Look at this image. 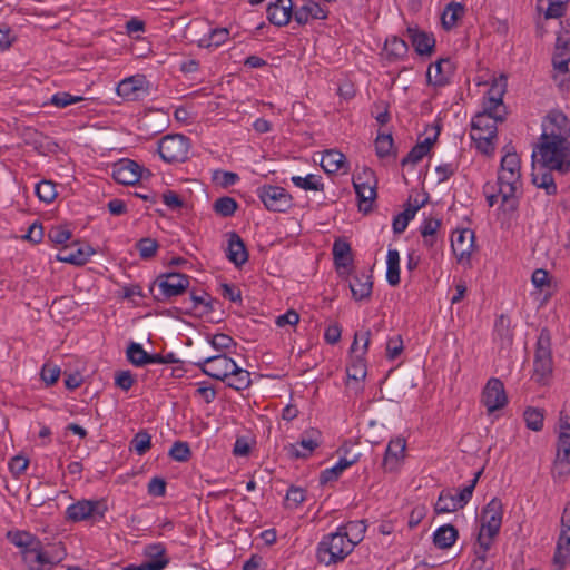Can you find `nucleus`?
<instances>
[{
    "label": "nucleus",
    "instance_id": "aec40b11",
    "mask_svg": "<svg viewBox=\"0 0 570 570\" xmlns=\"http://www.w3.org/2000/svg\"><path fill=\"white\" fill-rule=\"evenodd\" d=\"M294 17L292 0H276L267 7V19L271 23L283 27Z\"/></svg>",
    "mask_w": 570,
    "mask_h": 570
},
{
    "label": "nucleus",
    "instance_id": "72a5a7b5",
    "mask_svg": "<svg viewBox=\"0 0 570 570\" xmlns=\"http://www.w3.org/2000/svg\"><path fill=\"white\" fill-rule=\"evenodd\" d=\"M570 474V449L557 448L553 461L552 475L554 479H564Z\"/></svg>",
    "mask_w": 570,
    "mask_h": 570
},
{
    "label": "nucleus",
    "instance_id": "09e8293b",
    "mask_svg": "<svg viewBox=\"0 0 570 570\" xmlns=\"http://www.w3.org/2000/svg\"><path fill=\"white\" fill-rule=\"evenodd\" d=\"M523 417L528 429L534 432L542 430L544 419L543 410L537 407H528L523 413Z\"/></svg>",
    "mask_w": 570,
    "mask_h": 570
},
{
    "label": "nucleus",
    "instance_id": "0eeeda50",
    "mask_svg": "<svg viewBox=\"0 0 570 570\" xmlns=\"http://www.w3.org/2000/svg\"><path fill=\"white\" fill-rule=\"evenodd\" d=\"M552 373L551 334L548 328H542L538 336L534 360L533 375L538 382H542Z\"/></svg>",
    "mask_w": 570,
    "mask_h": 570
},
{
    "label": "nucleus",
    "instance_id": "20e7f679",
    "mask_svg": "<svg viewBox=\"0 0 570 570\" xmlns=\"http://www.w3.org/2000/svg\"><path fill=\"white\" fill-rule=\"evenodd\" d=\"M497 185L499 187V195L501 196L499 209L504 216L511 218L519 207V198L515 194L521 186V173H504L499 170Z\"/></svg>",
    "mask_w": 570,
    "mask_h": 570
},
{
    "label": "nucleus",
    "instance_id": "a878e982",
    "mask_svg": "<svg viewBox=\"0 0 570 570\" xmlns=\"http://www.w3.org/2000/svg\"><path fill=\"white\" fill-rule=\"evenodd\" d=\"M494 341L500 344L501 348H508L513 343V332L511 330V321L508 315L501 314L494 323Z\"/></svg>",
    "mask_w": 570,
    "mask_h": 570
},
{
    "label": "nucleus",
    "instance_id": "ddd939ff",
    "mask_svg": "<svg viewBox=\"0 0 570 570\" xmlns=\"http://www.w3.org/2000/svg\"><path fill=\"white\" fill-rule=\"evenodd\" d=\"M481 402L487 407L488 413H493L507 405L508 396L501 380L492 377L487 382L482 391Z\"/></svg>",
    "mask_w": 570,
    "mask_h": 570
},
{
    "label": "nucleus",
    "instance_id": "c756f323",
    "mask_svg": "<svg viewBox=\"0 0 570 570\" xmlns=\"http://www.w3.org/2000/svg\"><path fill=\"white\" fill-rule=\"evenodd\" d=\"M459 538V532L452 524H444L433 533V543L436 548L445 550L451 548Z\"/></svg>",
    "mask_w": 570,
    "mask_h": 570
},
{
    "label": "nucleus",
    "instance_id": "f3484780",
    "mask_svg": "<svg viewBox=\"0 0 570 570\" xmlns=\"http://www.w3.org/2000/svg\"><path fill=\"white\" fill-rule=\"evenodd\" d=\"M321 432L316 429L305 431L296 444L289 448V455L293 458H308L321 444Z\"/></svg>",
    "mask_w": 570,
    "mask_h": 570
},
{
    "label": "nucleus",
    "instance_id": "f704fd0d",
    "mask_svg": "<svg viewBox=\"0 0 570 570\" xmlns=\"http://www.w3.org/2000/svg\"><path fill=\"white\" fill-rule=\"evenodd\" d=\"M462 509L461 503L458 502V498L450 490H442L439 494L438 501L434 505V511L438 514L455 512Z\"/></svg>",
    "mask_w": 570,
    "mask_h": 570
},
{
    "label": "nucleus",
    "instance_id": "ea45409f",
    "mask_svg": "<svg viewBox=\"0 0 570 570\" xmlns=\"http://www.w3.org/2000/svg\"><path fill=\"white\" fill-rule=\"evenodd\" d=\"M225 382L229 387L237 391L245 390L250 385V373L236 364V371H233L230 375L228 374Z\"/></svg>",
    "mask_w": 570,
    "mask_h": 570
},
{
    "label": "nucleus",
    "instance_id": "bf43d9fd",
    "mask_svg": "<svg viewBox=\"0 0 570 570\" xmlns=\"http://www.w3.org/2000/svg\"><path fill=\"white\" fill-rule=\"evenodd\" d=\"M481 112L491 116L499 122H502L507 115L505 106L503 102L497 104L485 99L483 101V110Z\"/></svg>",
    "mask_w": 570,
    "mask_h": 570
},
{
    "label": "nucleus",
    "instance_id": "7c9ffc66",
    "mask_svg": "<svg viewBox=\"0 0 570 570\" xmlns=\"http://www.w3.org/2000/svg\"><path fill=\"white\" fill-rule=\"evenodd\" d=\"M145 82L144 76H134L121 80L117 86V94L127 99H137V92L142 89Z\"/></svg>",
    "mask_w": 570,
    "mask_h": 570
},
{
    "label": "nucleus",
    "instance_id": "e2e57ef3",
    "mask_svg": "<svg viewBox=\"0 0 570 570\" xmlns=\"http://www.w3.org/2000/svg\"><path fill=\"white\" fill-rule=\"evenodd\" d=\"M560 430L557 448L570 449V422L568 416H560Z\"/></svg>",
    "mask_w": 570,
    "mask_h": 570
},
{
    "label": "nucleus",
    "instance_id": "393cba45",
    "mask_svg": "<svg viewBox=\"0 0 570 570\" xmlns=\"http://www.w3.org/2000/svg\"><path fill=\"white\" fill-rule=\"evenodd\" d=\"M227 257L236 266H242L248 259V253L240 236L232 232L228 234Z\"/></svg>",
    "mask_w": 570,
    "mask_h": 570
},
{
    "label": "nucleus",
    "instance_id": "de8ad7c7",
    "mask_svg": "<svg viewBox=\"0 0 570 570\" xmlns=\"http://www.w3.org/2000/svg\"><path fill=\"white\" fill-rule=\"evenodd\" d=\"M441 226V220L436 218H428L424 220L421 227V235L423 237L424 245L432 247L435 243V235Z\"/></svg>",
    "mask_w": 570,
    "mask_h": 570
},
{
    "label": "nucleus",
    "instance_id": "6e6552de",
    "mask_svg": "<svg viewBox=\"0 0 570 570\" xmlns=\"http://www.w3.org/2000/svg\"><path fill=\"white\" fill-rule=\"evenodd\" d=\"M190 144L184 135H167L159 140L158 153L166 163H181L188 158Z\"/></svg>",
    "mask_w": 570,
    "mask_h": 570
},
{
    "label": "nucleus",
    "instance_id": "4be33fe9",
    "mask_svg": "<svg viewBox=\"0 0 570 570\" xmlns=\"http://www.w3.org/2000/svg\"><path fill=\"white\" fill-rule=\"evenodd\" d=\"M406 449V441L403 438H395L387 444L385 455L383 459V468L386 471H394L397 469L401 460L404 458Z\"/></svg>",
    "mask_w": 570,
    "mask_h": 570
},
{
    "label": "nucleus",
    "instance_id": "774afa93",
    "mask_svg": "<svg viewBox=\"0 0 570 570\" xmlns=\"http://www.w3.org/2000/svg\"><path fill=\"white\" fill-rule=\"evenodd\" d=\"M49 239L55 244H65L71 238V232L63 226H53L48 233Z\"/></svg>",
    "mask_w": 570,
    "mask_h": 570
},
{
    "label": "nucleus",
    "instance_id": "2eb2a0df",
    "mask_svg": "<svg viewBox=\"0 0 570 570\" xmlns=\"http://www.w3.org/2000/svg\"><path fill=\"white\" fill-rule=\"evenodd\" d=\"M112 178L121 185H135L141 178V167L134 160L121 159L114 165Z\"/></svg>",
    "mask_w": 570,
    "mask_h": 570
},
{
    "label": "nucleus",
    "instance_id": "dca6fc26",
    "mask_svg": "<svg viewBox=\"0 0 570 570\" xmlns=\"http://www.w3.org/2000/svg\"><path fill=\"white\" fill-rule=\"evenodd\" d=\"M453 72V62L449 58H441L428 68V83L434 87H443L449 83Z\"/></svg>",
    "mask_w": 570,
    "mask_h": 570
},
{
    "label": "nucleus",
    "instance_id": "8fccbe9b",
    "mask_svg": "<svg viewBox=\"0 0 570 570\" xmlns=\"http://www.w3.org/2000/svg\"><path fill=\"white\" fill-rule=\"evenodd\" d=\"M507 90V78L504 76H500L499 79H494L487 92L485 100H490L492 102L501 104L503 102V96Z\"/></svg>",
    "mask_w": 570,
    "mask_h": 570
},
{
    "label": "nucleus",
    "instance_id": "9d476101",
    "mask_svg": "<svg viewBox=\"0 0 570 570\" xmlns=\"http://www.w3.org/2000/svg\"><path fill=\"white\" fill-rule=\"evenodd\" d=\"M374 173L364 168L362 174L353 178V186L358 198V208L361 212L367 213L371 210L372 203L376 197Z\"/></svg>",
    "mask_w": 570,
    "mask_h": 570
},
{
    "label": "nucleus",
    "instance_id": "c03bdc74",
    "mask_svg": "<svg viewBox=\"0 0 570 570\" xmlns=\"http://www.w3.org/2000/svg\"><path fill=\"white\" fill-rule=\"evenodd\" d=\"M8 538L14 546L22 550H31L40 542L36 537L24 531L9 532Z\"/></svg>",
    "mask_w": 570,
    "mask_h": 570
},
{
    "label": "nucleus",
    "instance_id": "338daca9",
    "mask_svg": "<svg viewBox=\"0 0 570 570\" xmlns=\"http://www.w3.org/2000/svg\"><path fill=\"white\" fill-rule=\"evenodd\" d=\"M497 135L478 136L475 141L476 149L483 155L490 156L494 151V140Z\"/></svg>",
    "mask_w": 570,
    "mask_h": 570
},
{
    "label": "nucleus",
    "instance_id": "58836bf2",
    "mask_svg": "<svg viewBox=\"0 0 570 570\" xmlns=\"http://www.w3.org/2000/svg\"><path fill=\"white\" fill-rule=\"evenodd\" d=\"M497 121L491 116L482 112H478L471 121V128L476 130H483L485 135H497Z\"/></svg>",
    "mask_w": 570,
    "mask_h": 570
},
{
    "label": "nucleus",
    "instance_id": "a19ab883",
    "mask_svg": "<svg viewBox=\"0 0 570 570\" xmlns=\"http://www.w3.org/2000/svg\"><path fill=\"white\" fill-rule=\"evenodd\" d=\"M374 145L379 158L396 156L394 150V140L391 134L379 132Z\"/></svg>",
    "mask_w": 570,
    "mask_h": 570
},
{
    "label": "nucleus",
    "instance_id": "f257e3e1",
    "mask_svg": "<svg viewBox=\"0 0 570 570\" xmlns=\"http://www.w3.org/2000/svg\"><path fill=\"white\" fill-rule=\"evenodd\" d=\"M553 121L561 127L567 122V118L563 115H558ZM532 156L533 158L538 157V161L550 171L561 175L570 173V140L561 128H559V132L554 130L549 132L544 129Z\"/></svg>",
    "mask_w": 570,
    "mask_h": 570
},
{
    "label": "nucleus",
    "instance_id": "c85d7f7f",
    "mask_svg": "<svg viewBox=\"0 0 570 570\" xmlns=\"http://www.w3.org/2000/svg\"><path fill=\"white\" fill-rule=\"evenodd\" d=\"M553 562L558 567L557 570H562L568 563H570V532H560L553 556Z\"/></svg>",
    "mask_w": 570,
    "mask_h": 570
},
{
    "label": "nucleus",
    "instance_id": "1a4fd4ad",
    "mask_svg": "<svg viewBox=\"0 0 570 570\" xmlns=\"http://www.w3.org/2000/svg\"><path fill=\"white\" fill-rule=\"evenodd\" d=\"M256 193L267 210L284 213L293 205L291 194L283 187L263 185L257 188Z\"/></svg>",
    "mask_w": 570,
    "mask_h": 570
},
{
    "label": "nucleus",
    "instance_id": "f03ea898",
    "mask_svg": "<svg viewBox=\"0 0 570 570\" xmlns=\"http://www.w3.org/2000/svg\"><path fill=\"white\" fill-rule=\"evenodd\" d=\"M347 530H357L354 538H350V532H337L325 535L317 547V559L326 566L337 563L344 560L363 539L366 525L363 521H351L346 524Z\"/></svg>",
    "mask_w": 570,
    "mask_h": 570
},
{
    "label": "nucleus",
    "instance_id": "5fc2aeb1",
    "mask_svg": "<svg viewBox=\"0 0 570 570\" xmlns=\"http://www.w3.org/2000/svg\"><path fill=\"white\" fill-rule=\"evenodd\" d=\"M347 377L354 381L364 380L366 376V364L363 357L356 355L352 364L346 368Z\"/></svg>",
    "mask_w": 570,
    "mask_h": 570
},
{
    "label": "nucleus",
    "instance_id": "4d7b16f0",
    "mask_svg": "<svg viewBox=\"0 0 570 570\" xmlns=\"http://www.w3.org/2000/svg\"><path fill=\"white\" fill-rule=\"evenodd\" d=\"M168 454L177 462H187L190 459L191 452L187 442L176 441Z\"/></svg>",
    "mask_w": 570,
    "mask_h": 570
},
{
    "label": "nucleus",
    "instance_id": "37998d69",
    "mask_svg": "<svg viewBox=\"0 0 570 570\" xmlns=\"http://www.w3.org/2000/svg\"><path fill=\"white\" fill-rule=\"evenodd\" d=\"M291 180L296 187L302 188L304 190H324V184L322 181L321 176L312 174L307 175L306 177L293 176Z\"/></svg>",
    "mask_w": 570,
    "mask_h": 570
},
{
    "label": "nucleus",
    "instance_id": "3c124183",
    "mask_svg": "<svg viewBox=\"0 0 570 570\" xmlns=\"http://www.w3.org/2000/svg\"><path fill=\"white\" fill-rule=\"evenodd\" d=\"M36 195L47 204L53 202L57 197L56 185L51 180H41L36 185Z\"/></svg>",
    "mask_w": 570,
    "mask_h": 570
},
{
    "label": "nucleus",
    "instance_id": "4468645a",
    "mask_svg": "<svg viewBox=\"0 0 570 570\" xmlns=\"http://www.w3.org/2000/svg\"><path fill=\"white\" fill-rule=\"evenodd\" d=\"M146 561L139 566H129L126 570H163L169 563L166 557V548L163 543L149 544L145 548Z\"/></svg>",
    "mask_w": 570,
    "mask_h": 570
},
{
    "label": "nucleus",
    "instance_id": "49530a36",
    "mask_svg": "<svg viewBox=\"0 0 570 570\" xmlns=\"http://www.w3.org/2000/svg\"><path fill=\"white\" fill-rule=\"evenodd\" d=\"M229 36V31L226 28L213 29L208 36H205L199 40V47H219L223 45Z\"/></svg>",
    "mask_w": 570,
    "mask_h": 570
},
{
    "label": "nucleus",
    "instance_id": "0e129e2a",
    "mask_svg": "<svg viewBox=\"0 0 570 570\" xmlns=\"http://www.w3.org/2000/svg\"><path fill=\"white\" fill-rule=\"evenodd\" d=\"M285 501L287 507L297 508L302 502L305 501V490L298 487H289L287 490Z\"/></svg>",
    "mask_w": 570,
    "mask_h": 570
},
{
    "label": "nucleus",
    "instance_id": "bb28decb",
    "mask_svg": "<svg viewBox=\"0 0 570 570\" xmlns=\"http://www.w3.org/2000/svg\"><path fill=\"white\" fill-rule=\"evenodd\" d=\"M94 253L95 250L90 246L78 247L77 249L63 248L57 254L56 258L62 263L81 266L88 262Z\"/></svg>",
    "mask_w": 570,
    "mask_h": 570
},
{
    "label": "nucleus",
    "instance_id": "412c9836",
    "mask_svg": "<svg viewBox=\"0 0 570 570\" xmlns=\"http://www.w3.org/2000/svg\"><path fill=\"white\" fill-rule=\"evenodd\" d=\"M474 246V233L469 229H462L451 240V247L459 262L469 259Z\"/></svg>",
    "mask_w": 570,
    "mask_h": 570
},
{
    "label": "nucleus",
    "instance_id": "680f3d73",
    "mask_svg": "<svg viewBox=\"0 0 570 570\" xmlns=\"http://www.w3.org/2000/svg\"><path fill=\"white\" fill-rule=\"evenodd\" d=\"M137 248L142 259H149L156 255L158 243L151 238H142L137 243Z\"/></svg>",
    "mask_w": 570,
    "mask_h": 570
},
{
    "label": "nucleus",
    "instance_id": "052dcab7",
    "mask_svg": "<svg viewBox=\"0 0 570 570\" xmlns=\"http://www.w3.org/2000/svg\"><path fill=\"white\" fill-rule=\"evenodd\" d=\"M482 472H483V469L479 470L474 474V478L471 480L470 484L464 487L458 494H455L458 498V502L461 503L462 508H464L468 504V502L471 500L474 488H475Z\"/></svg>",
    "mask_w": 570,
    "mask_h": 570
},
{
    "label": "nucleus",
    "instance_id": "6ab92c4d",
    "mask_svg": "<svg viewBox=\"0 0 570 570\" xmlns=\"http://www.w3.org/2000/svg\"><path fill=\"white\" fill-rule=\"evenodd\" d=\"M570 62V33H559L556 40L554 52L552 57V65L559 72H568V65Z\"/></svg>",
    "mask_w": 570,
    "mask_h": 570
},
{
    "label": "nucleus",
    "instance_id": "e433bc0d",
    "mask_svg": "<svg viewBox=\"0 0 570 570\" xmlns=\"http://www.w3.org/2000/svg\"><path fill=\"white\" fill-rule=\"evenodd\" d=\"M356 460V456L353 459L341 458L333 468L322 471L320 475L321 484H326L328 482L337 480L342 472L345 469L350 468L352 464H354Z\"/></svg>",
    "mask_w": 570,
    "mask_h": 570
},
{
    "label": "nucleus",
    "instance_id": "39448f33",
    "mask_svg": "<svg viewBox=\"0 0 570 570\" xmlns=\"http://www.w3.org/2000/svg\"><path fill=\"white\" fill-rule=\"evenodd\" d=\"M190 277L183 273L168 272L160 274L154 282L155 299L166 302L183 295L189 287Z\"/></svg>",
    "mask_w": 570,
    "mask_h": 570
},
{
    "label": "nucleus",
    "instance_id": "9b49d317",
    "mask_svg": "<svg viewBox=\"0 0 570 570\" xmlns=\"http://www.w3.org/2000/svg\"><path fill=\"white\" fill-rule=\"evenodd\" d=\"M107 511L104 500H80L67 509V518L73 522L101 519Z\"/></svg>",
    "mask_w": 570,
    "mask_h": 570
},
{
    "label": "nucleus",
    "instance_id": "79ce46f5",
    "mask_svg": "<svg viewBox=\"0 0 570 570\" xmlns=\"http://www.w3.org/2000/svg\"><path fill=\"white\" fill-rule=\"evenodd\" d=\"M464 7L459 2H450L442 14V26L450 30L456 24L459 18L463 14Z\"/></svg>",
    "mask_w": 570,
    "mask_h": 570
},
{
    "label": "nucleus",
    "instance_id": "6e6d98bb",
    "mask_svg": "<svg viewBox=\"0 0 570 570\" xmlns=\"http://www.w3.org/2000/svg\"><path fill=\"white\" fill-rule=\"evenodd\" d=\"M532 181L537 187L543 188L548 195L557 194V185L550 170L541 175H533Z\"/></svg>",
    "mask_w": 570,
    "mask_h": 570
},
{
    "label": "nucleus",
    "instance_id": "4c0bfd02",
    "mask_svg": "<svg viewBox=\"0 0 570 570\" xmlns=\"http://www.w3.org/2000/svg\"><path fill=\"white\" fill-rule=\"evenodd\" d=\"M387 269L386 279L391 286L400 284V254L396 249H389L387 252Z\"/></svg>",
    "mask_w": 570,
    "mask_h": 570
},
{
    "label": "nucleus",
    "instance_id": "f8f14e48",
    "mask_svg": "<svg viewBox=\"0 0 570 570\" xmlns=\"http://www.w3.org/2000/svg\"><path fill=\"white\" fill-rule=\"evenodd\" d=\"M196 365L206 375L220 381H226L228 374L236 371V362L225 354L208 356L203 362H197Z\"/></svg>",
    "mask_w": 570,
    "mask_h": 570
},
{
    "label": "nucleus",
    "instance_id": "7ed1b4c3",
    "mask_svg": "<svg viewBox=\"0 0 570 570\" xmlns=\"http://www.w3.org/2000/svg\"><path fill=\"white\" fill-rule=\"evenodd\" d=\"M503 518V504L500 499L493 498L482 510L481 528L478 543L483 552H488L494 538L499 534Z\"/></svg>",
    "mask_w": 570,
    "mask_h": 570
},
{
    "label": "nucleus",
    "instance_id": "13d9d810",
    "mask_svg": "<svg viewBox=\"0 0 570 570\" xmlns=\"http://www.w3.org/2000/svg\"><path fill=\"white\" fill-rule=\"evenodd\" d=\"M500 171L521 173V163L515 151H507L500 164Z\"/></svg>",
    "mask_w": 570,
    "mask_h": 570
},
{
    "label": "nucleus",
    "instance_id": "a18cd8bd",
    "mask_svg": "<svg viewBox=\"0 0 570 570\" xmlns=\"http://www.w3.org/2000/svg\"><path fill=\"white\" fill-rule=\"evenodd\" d=\"M238 208L237 202L229 196L219 197L213 204V209L222 217H230Z\"/></svg>",
    "mask_w": 570,
    "mask_h": 570
},
{
    "label": "nucleus",
    "instance_id": "a211bd4d",
    "mask_svg": "<svg viewBox=\"0 0 570 570\" xmlns=\"http://www.w3.org/2000/svg\"><path fill=\"white\" fill-rule=\"evenodd\" d=\"M406 35L420 56H431L435 48V38L432 32H426L417 26L407 27Z\"/></svg>",
    "mask_w": 570,
    "mask_h": 570
},
{
    "label": "nucleus",
    "instance_id": "b1692460",
    "mask_svg": "<svg viewBox=\"0 0 570 570\" xmlns=\"http://www.w3.org/2000/svg\"><path fill=\"white\" fill-rule=\"evenodd\" d=\"M327 14L328 11L326 9L312 0L294 9V20L298 24H306L312 19L324 20L327 18Z\"/></svg>",
    "mask_w": 570,
    "mask_h": 570
},
{
    "label": "nucleus",
    "instance_id": "2f4dec72",
    "mask_svg": "<svg viewBox=\"0 0 570 570\" xmlns=\"http://www.w3.org/2000/svg\"><path fill=\"white\" fill-rule=\"evenodd\" d=\"M334 264L338 273L346 269L352 263L351 246L347 242L336 239L333 244Z\"/></svg>",
    "mask_w": 570,
    "mask_h": 570
},
{
    "label": "nucleus",
    "instance_id": "423d86ee",
    "mask_svg": "<svg viewBox=\"0 0 570 570\" xmlns=\"http://www.w3.org/2000/svg\"><path fill=\"white\" fill-rule=\"evenodd\" d=\"M23 561L29 566V570H43L45 566H55L61 562L66 551L61 543L51 544L43 548L41 542L31 550H21Z\"/></svg>",
    "mask_w": 570,
    "mask_h": 570
},
{
    "label": "nucleus",
    "instance_id": "cd10ccee",
    "mask_svg": "<svg viewBox=\"0 0 570 570\" xmlns=\"http://www.w3.org/2000/svg\"><path fill=\"white\" fill-rule=\"evenodd\" d=\"M350 288L354 299L370 298L373 288L372 276L365 272L354 275L350 282Z\"/></svg>",
    "mask_w": 570,
    "mask_h": 570
},
{
    "label": "nucleus",
    "instance_id": "5701e85b",
    "mask_svg": "<svg viewBox=\"0 0 570 570\" xmlns=\"http://www.w3.org/2000/svg\"><path fill=\"white\" fill-rule=\"evenodd\" d=\"M321 167L327 174H346L350 169L345 155L336 149H328L323 153Z\"/></svg>",
    "mask_w": 570,
    "mask_h": 570
},
{
    "label": "nucleus",
    "instance_id": "69168bd1",
    "mask_svg": "<svg viewBox=\"0 0 570 570\" xmlns=\"http://www.w3.org/2000/svg\"><path fill=\"white\" fill-rule=\"evenodd\" d=\"M81 96H72L69 92H57L51 97V104L58 108H65L71 104L81 101Z\"/></svg>",
    "mask_w": 570,
    "mask_h": 570
},
{
    "label": "nucleus",
    "instance_id": "864d4df0",
    "mask_svg": "<svg viewBox=\"0 0 570 570\" xmlns=\"http://www.w3.org/2000/svg\"><path fill=\"white\" fill-rule=\"evenodd\" d=\"M148 353L142 348L139 343H130L127 347V357L136 366H144L147 364Z\"/></svg>",
    "mask_w": 570,
    "mask_h": 570
},
{
    "label": "nucleus",
    "instance_id": "603ef678",
    "mask_svg": "<svg viewBox=\"0 0 570 570\" xmlns=\"http://www.w3.org/2000/svg\"><path fill=\"white\" fill-rule=\"evenodd\" d=\"M151 446V436L150 434L142 430L135 434L132 441L130 442V450H134L137 454H145Z\"/></svg>",
    "mask_w": 570,
    "mask_h": 570
},
{
    "label": "nucleus",
    "instance_id": "c9c22d12",
    "mask_svg": "<svg viewBox=\"0 0 570 570\" xmlns=\"http://www.w3.org/2000/svg\"><path fill=\"white\" fill-rule=\"evenodd\" d=\"M384 50L387 55V58L395 61L406 56L409 47L403 39L396 36H392L391 38L386 39Z\"/></svg>",
    "mask_w": 570,
    "mask_h": 570
},
{
    "label": "nucleus",
    "instance_id": "473e14b6",
    "mask_svg": "<svg viewBox=\"0 0 570 570\" xmlns=\"http://www.w3.org/2000/svg\"><path fill=\"white\" fill-rule=\"evenodd\" d=\"M200 309L199 314H208L214 311L213 299L207 293L197 295L196 293L190 294V307H181L180 312L185 314H196Z\"/></svg>",
    "mask_w": 570,
    "mask_h": 570
}]
</instances>
